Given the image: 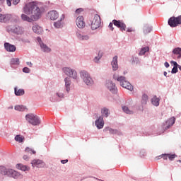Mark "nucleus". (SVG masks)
<instances>
[{
  "label": "nucleus",
  "mask_w": 181,
  "mask_h": 181,
  "mask_svg": "<svg viewBox=\"0 0 181 181\" xmlns=\"http://www.w3.org/2000/svg\"><path fill=\"white\" fill-rule=\"evenodd\" d=\"M23 12L25 14L21 15V19L25 22L37 21L42 15V10H40L37 4L35 2L25 4L23 7ZM27 15H31V16L29 17Z\"/></svg>",
  "instance_id": "f257e3e1"
},
{
  "label": "nucleus",
  "mask_w": 181,
  "mask_h": 181,
  "mask_svg": "<svg viewBox=\"0 0 181 181\" xmlns=\"http://www.w3.org/2000/svg\"><path fill=\"white\" fill-rule=\"evenodd\" d=\"M0 175L6 177H13V179H22L23 177V175L19 172L2 165H0Z\"/></svg>",
  "instance_id": "f03ea898"
},
{
  "label": "nucleus",
  "mask_w": 181,
  "mask_h": 181,
  "mask_svg": "<svg viewBox=\"0 0 181 181\" xmlns=\"http://www.w3.org/2000/svg\"><path fill=\"white\" fill-rule=\"evenodd\" d=\"M113 78L114 80H117V81H119L120 83V86L124 88H127V90H129V91H132V90H134V86L131 85V83L127 81L125 77L118 76V75L115 74L113 75Z\"/></svg>",
  "instance_id": "7ed1b4c3"
},
{
  "label": "nucleus",
  "mask_w": 181,
  "mask_h": 181,
  "mask_svg": "<svg viewBox=\"0 0 181 181\" xmlns=\"http://www.w3.org/2000/svg\"><path fill=\"white\" fill-rule=\"evenodd\" d=\"M101 26V18L98 14H95L92 21L90 28L92 30H95V29H98Z\"/></svg>",
  "instance_id": "20e7f679"
},
{
  "label": "nucleus",
  "mask_w": 181,
  "mask_h": 181,
  "mask_svg": "<svg viewBox=\"0 0 181 181\" xmlns=\"http://www.w3.org/2000/svg\"><path fill=\"white\" fill-rule=\"evenodd\" d=\"M27 121L31 124V125H40V119H39V117L37 115H35L34 114L27 115L25 116Z\"/></svg>",
  "instance_id": "39448f33"
},
{
  "label": "nucleus",
  "mask_w": 181,
  "mask_h": 181,
  "mask_svg": "<svg viewBox=\"0 0 181 181\" xmlns=\"http://www.w3.org/2000/svg\"><path fill=\"white\" fill-rule=\"evenodd\" d=\"M168 25L170 28H176V26L181 25V16L178 17H170L168 20Z\"/></svg>",
  "instance_id": "423d86ee"
},
{
  "label": "nucleus",
  "mask_w": 181,
  "mask_h": 181,
  "mask_svg": "<svg viewBox=\"0 0 181 181\" xmlns=\"http://www.w3.org/2000/svg\"><path fill=\"white\" fill-rule=\"evenodd\" d=\"M81 77L87 86H91L93 84V79L90 76V74H88V72L86 71H81Z\"/></svg>",
  "instance_id": "0eeeda50"
},
{
  "label": "nucleus",
  "mask_w": 181,
  "mask_h": 181,
  "mask_svg": "<svg viewBox=\"0 0 181 181\" xmlns=\"http://www.w3.org/2000/svg\"><path fill=\"white\" fill-rule=\"evenodd\" d=\"M33 168H38V169L43 168L46 166V163L42 160L34 159L31 161Z\"/></svg>",
  "instance_id": "6e6552de"
},
{
  "label": "nucleus",
  "mask_w": 181,
  "mask_h": 181,
  "mask_svg": "<svg viewBox=\"0 0 181 181\" xmlns=\"http://www.w3.org/2000/svg\"><path fill=\"white\" fill-rule=\"evenodd\" d=\"M112 23L115 25V26L119 28L122 32L127 30V25L124 23L123 21L113 20Z\"/></svg>",
  "instance_id": "1a4fd4ad"
},
{
  "label": "nucleus",
  "mask_w": 181,
  "mask_h": 181,
  "mask_svg": "<svg viewBox=\"0 0 181 181\" xmlns=\"http://www.w3.org/2000/svg\"><path fill=\"white\" fill-rule=\"evenodd\" d=\"M8 29L13 33H16V35H22V33H23V28H22V27H20L18 25L10 26L8 27Z\"/></svg>",
  "instance_id": "9d476101"
},
{
  "label": "nucleus",
  "mask_w": 181,
  "mask_h": 181,
  "mask_svg": "<svg viewBox=\"0 0 181 181\" xmlns=\"http://www.w3.org/2000/svg\"><path fill=\"white\" fill-rule=\"evenodd\" d=\"M63 71L66 76H69V77H71L72 78H74V79L77 78V72H76V71L70 68H64Z\"/></svg>",
  "instance_id": "9b49d317"
},
{
  "label": "nucleus",
  "mask_w": 181,
  "mask_h": 181,
  "mask_svg": "<svg viewBox=\"0 0 181 181\" xmlns=\"http://www.w3.org/2000/svg\"><path fill=\"white\" fill-rule=\"evenodd\" d=\"M76 26L79 28V29H83V28H86V23H84V17L83 16H79L77 17L76 20Z\"/></svg>",
  "instance_id": "f8f14e48"
},
{
  "label": "nucleus",
  "mask_w": 181,
  "mask_h": 181,
  "mask_svg": "<svg viewBox=\"0 0 181 181\" xmlns=\"http://www.w3.org/2000/svg\"><path fill=\"white\" fill-rule=\"evenodd\" d=\"M171 57L173 59H180L181 57V48L180 47H176L173 50Z\"/></svg>",
  "instance_id": "ddd939ff"
},
{
  "label": "nucleus",
  "mask_w": 181,
  "mask_h": 181,
  "mask_svg": "<svg viewBox=\"0 0 181 181\" xmlns=\"http://www.w3.org/2000/svg\"><path fill=\"white\" fill-rule=\"evenodd\" d=\"M4 49L6 50V52H9L11 53H13V52H16V47L8 42L4 43Z\"/></svg>",
  "instance_id": "4468645a"
},
{
  "label": "nucleus",
  "mask_w": 181,
  "mask_h": 181,
  "mask_svg": "<svg viewBox=\"0 0 181 181\" xmlns=\"http://www.w3.org/2000/svg\"><path fill=\"white\" fill-rule=\"evenodd\" d=\"M95 124L98 129H103L104 128V117L103 116L99 117L98 119L95 122Z\"/></svg>",
  "instance_id": "2eb2a0df"
},
{
  "label": "nucleus",
  "mask_w": 181,
  "mask_h": 181,
  "mask_svg": "<svg viewBox=\"0 0 181 181\" xmlns=\"http://www.w3.org/2000/svg\"><path fill=\"white\" fill-rule=\"evenodd\" d=\"M47 17L49 18L51 21H56L59 18V13L57 11H51L48 12Z\"/></svg>",
  "instance_id": "dca6fc26"
},
{
  "label": "nucleus",
  "mask_w": 181,
  "mask_h": 181,
  "mask_svg": "<svg viewBox=\"0 0 181 181\" xmlns=\"http://www.w3.org/2000/svg\"><path fill=\"white\" fill-rule=\"evenodd\" d=\"M106 86H107L108 90H110V91H111L113 93H117V86H115V83H112V81H109L106 83Z\"/></svg>",
  "instance_id": "f3484780"
},
{
  "label": "nucleus",
  "mask_w": 181,
  "mask_h": 181,
  "mask_svg": "<svg viewBox=\"0 0 181 181\" xmlns=\"http://www.w3.org/2000/svg\"><path fill=\"white\" fill-rule=\"evenodd\" d=\"M64 14H62L60 17V20L54 23V28L57 29H60V28H63V21H64Z\"/></svg>",
  "instance_id": "a211bd4d"
},
{
  "label": "nucleus",
  "mask_w": 181,
  "mask_h": 181,
  "mask_svg": "<svg viewBox=\"0 0 181 181\" xmlns=\"http://www.w3.org/2000/svg\"><path fill=\"white\" fill-rule=\"evenodd\" d=\"M37 41L39 42L40 47H41L42 50H43V52L49 53L51 51V49H50V48H49V47H47L46 45L42 43V39L40 37H37Z\"/></svg>",
  "instance_id": "6ab92c4d"
},
{
  "label": "nucleus",
  "mask_w": 181,
  "mask_h": 181,
  "mask_svg": "<svg viewBox=\"0 0 181 181\" xmlns=\"http://www.w3.org/2000/svg\"><path fill=\"white\" fill-rule=\"evenodd\" d=\"M112 66L115 71L116 70H118V57L117 56H115L113 57V59L112 61Z\"/></svg>",
  "instance_id": "aec40b11"
},
{
  "label": "nucleus",
  "mask_w": 181,
  "mask_h": 181,
  "mask_svg": "<svg viewBox=\"0 0 181 181\" xmlns=\"http://www.w3.org/2000/svg\"><path fill=\"white\" fill-rule=\"evenodd\" d=\"M17 169L19 170H22L23 172H26V170H29L30 168L28 165H25L22 163H18L16 165Z\"/></svg>",
  "instance_id": "412c9836"
},
{
  "label": "nucleus",
  "mask_w": 181,
  "mask_h": 181,
  "mask_svg": "<svg viewBox=\"0 0 181 181\" xmlns=\"http://www.w3.org/2000/svg\"><path fill=\"white\" fill-rule=\"evenodd\" d=\"M176 121V119L175 117H171L166 122L167 127H165V129H169L170 127H172L173 124H175V122Z\"/></svg>",
  "instance_id": "4be33fe9"
},
{
  "label": "nucleus",
  "mask_w": 181,
  "mask_h": 181,
  "mask_svg": "<svg viewBox=\"0 0 181 181\" xmlns=\"http://www.w3.org/2000/svg\"><path fill=\"white\" fill-rule=\"evenodd\" d=\"M33 30L34 33H37V35H42L43 30L39 25L33 26Z\"/></svg>",
  "instance_id": "5701e85b"
},
{
  "label": "nucleus",
  "mask_w": 181,
  "mask_h": 181,
  "mask_svg": "<svg viewBox=\"0 0 181 181\" xmlns=\"http://www.w3.org/2000/svg\"><path fill=\"white\" fill-rule=\"evenodd\" d=\"M64 82H65L66 90L69 93V91H70V86L71 84V81L70 80V78L66 77L64 79Z\"/></svg>",
  "instance_id": "b1692460"
},
{
  "label": "nucleus",
  "mask_w": 181,
  "mask_h": 181,
  "mask_svg": "<svg viewBox=\"0 0 181 181\" xmlns=\"http://www.w3.org/2000/svg\"><path fill=\"white\" fill-rule=\"evenodd\" d=\"M9 21V15L1 14L0 13V22H8Z\"/></svg>",
  "instance_id": "393cba45"
},
{
  "label": "nucleus",
  "mask_w": 181,
  "mask_h": 181,
  "mask_svg": "<svg viewBox=\"0 0 181 181\" xmlns=\"http://www.w3.org/2000/svg\"><path fill=\"white\" fill-rule=\"evenodd\" d=\"M76 36L79 40H88L90 37L88 35H83L80 33H76Z\"/></svg>",
  "instance_id": "a878e982"
},
{
  "label": "nucleus",
  "mask_w": 181,
  "mask_h": 181,
  "mask_svg": "<svg viewBox=\"0 0 181 181\" xmlns=\"http://www.w3.org/2000/svg\"><path fill=\"white\" fill-rule=\"evenodd\" d=\"M15 95L17 96L23 95L25 94V90L23 89H18L17 88H14Z\"/></svg>",
  "instance_id": "bb28decb"
},
{
  "label": "nucleus",
  "mask_w": 181,
  "mask_h": 181,
  "mask_svg": "<svg viewBox=\"0 0 181 181\" xmlns=\"http://www.w3.org/2000/svg\"><path fill=\"white\" fill-rule=\"evenodd\" d=\"M11 66H18L19 65V59L18 58H13L11 59Z\"/></svg>",
  "instance_id": "cd10ccee"
},
{
  "label": "nucleus",
  "mask_w": 181,
  "mask_h": 181,
  "mask_svg": "<svg viewBox=\"0 0 181 181\" xmlns=\"http://www.w3.org/2000/svg\"><path fill=\"white\" fill-rule=\"evenodd\" d=\"M151 103L153 105H156V107H158V105H159V98H156V96H154L151 99Z\"/></svg>",
  "instance_id": "c85d7f7f"
},
{
  "label": "nucleus",
  "mask_w": 181,
  "mask_h": 181,
  "mask_svg": "<svg viewBox=\"0 0 181 181\" xmlns=\"http://www.w3.org/2000/svg\"><path fill=\"white\" fill-rule=\"evenodd\" d=\"M101 114L102 115H105V117H108V114H110V110L106 108V107H103L101 110Z\"/></svg>",
  "instance_id": "c756f323"
},
{
  "label": "nucleus",
  "mask_w": 181,
  "mask_h": 181,
  "mask_svg": "<svg viewBox=\"0 0 181 181\" xmlns=\"http://www.w3.org/2000/svg\"><path fill=\"white\" fill-rule=\"evenodd\" d=\"M146 52H149V47H146L142 48L140 50L139 55L140 56H144V54H145V53Z\"/></svg>",
  "instance_id": "7c9ffc66"
},
{
  "label": "nucleus",
  "mask_w": 181,
  "mask_h": 181,
  "mask_svg": "<svg viewBox=\"0 0 181 181\" xmlns=\"http://www.w3.org/2000/svg\"><path fill=\"white\" fill-rule=\"evenodd\" d=\"M104 132H110V134H117V130H114L110 127H106L103 129Z\"/></svg>",
  "instance_id": "2f4dec72"
},
{
  "label": "nucleus",
  "mask_w": 181,
  "mask_h": 181,
  "mask_svg": "<svg viewBox=\"0 0 181 181\" xmlns=\"http://www.w3.org/2000/svg\"><path fill=\"white\" fill-rule=\"evenodd\" d=\"M122 110L126 114H134V112L132 110H130L129 108H128V107L127 106L122 107Z\"/></svg>",
  "instance_id": "473e14b6"
},
{
  "label": "nucleus",
  "mask_w": 181,
  "mask_h": 181,
  "mask_svg": "<svg viewBox=\"0 0 181 181\" xmlns=\"http://www.w3.org/2000/svg\"><path fill=\"white\" fill-rule=\"evenodd\" d=\"M25 152H26V153H33V155H35L36 154V151L29 147H27L25 149Z\"/></svg>",
  "instance_id": "72a5a7b5"
},
{
  "label": "nucleus",
  "mask_w": 181,
  "mask_h": 181,
  "mask_svg": "<svg viewBox=\"0 0 181 181\" xmlns=\"http://www.w3.org/2000/svg\"><path fill=\"white\" fill-rule=\"evenodd\" d=\"M14 108L16 111H23L24 110L26 109V107H25V106L23 105H16Z\"/></svg>",
  "instance_id": "f704fd0d"
},
{
  "label": "nucleus",
  "mask_w": 181,
  "mask_h": 181,
  "mask_svg": "<svg viewBox=\"0 0 181 181\" xmlns=\"http://www.w3.org/2000/svg\"><path fill=\"white\" fill-rule=\"evenodd\" d=\"M15 141H16V142H23V136L21 135H16L15 137Z\"/></svg>",
  "instance_id": "c9c22d12"
},
{
  "label": "nucleus",
  "mask_w": 181,
  "mask_h": 181,
  "mask_svg": "<svg viewBox=\"0 0 181 181\" xmlns=\"http://www.w3.org/2000/svg\"><path fill=\"white\" fill-rule=\"evenodd\" d=\"M152 28L151 27L146 26L144 30V33L146 35L147 33H151Z\"/></svg>",
  "instance_id": "e433bc0d"
},
{
  "label": "nucleus",
  "mask_w": 181,
  "mask_h": 181,
  "mask_svg": "<svg viewBox=\"0 0 181 181\" xmlns=\"http://www.w3.org/2000/svg\"><path fill=\"white\" fill-rule=\"evenodd\" d=\"M146 101H148V95L144 94L142 96V103L146 104Z\"/></svg>",
  "instance_id": "4c0bfd02"
},
{
  "label": "nucleus",
  "mask_w": 181,
  "mask_h": 181,
  "mask_svg": "<svg viewBox=\"0 0 181 181\" xmlns=\"http://www.w3.org/2000/svg\"><path fill=\"white\" fill-rule=\"evenodd\" d=\"M176 155L175 154H168V159L170 160H173V159H175V158H176Z\"/></svg>",
  "instance_id": "58836bf2"
},
{
  "label": "nucleus",
  "mask_w": 181,
  "mask_h": 181,
  "mask_svg": "<svg viewBox=\"0 0 181 181\" xmlns=\"http://www.w3.org/2000/svg\"><path fill=\"white\" fill-rule=\"evenodd\" d=\"M101 56H103V54H98V57H95V59H94V62H95V63H98V60L100 59H101Z\"/></svg>",
  "instance_id": "ea45409f"
},
{
  "label": "nucleus",
  "mask_w": 181,
  "mask_h": 181,
  "mask_svg": "<svg viewBox=\"0 0 181 181\" xmlns=\"http://www.w3.org/2000/svg\"><path fill=\"white\" fill-rule=\"evenodd\" d=\"M23 73H30V69L28 67H25L23 69Z\"/></svg>",
  "instance_id": "a19ab883"
},
{
  "label": "nucleus",
  "mask_w": 181,
  "mask_h": 181,
  "mask_svg": "<svg viewBox=\"0 0 181 181\" xmlns=\"http://www.w3.org/2000/svg\"><path fill=\"white\" fill-rule=\"evenodd\" d=\"M168 156H169V154L165 153V154H162V156H161V157H163V159L164 160H168Z\"/></svg>",
  "instance_id": "79ce46f5"
},
{
  "label": "nucleus",
  "mask_w": 181,
  "mask_h": 181,
  "mask_svg": "<svg viewBox=\"0 0 181 181\" xmlns=\"http://www.w3.org/2000/svg\"><path fill=\"white\" fill-rule=\"evenodd\" d=\"M109 28H110V30H114V24H113V23H110V24H109Z\"/></svg>",
  "instance_id": "37998d69"
},
{
  "label": "nucleus",
  "mask_w": 181,
  "mask_h": 181,
  "mask_svg": "<svg viewBox=\"0 0 181 181\" xmlns=\"http://www.w3.org/2000/svg\"><path fill=\"white\" fill-rule=\"evenodd\" d=\"M171 64H173L174 67H178L179 64L175 61H171Z\"/></svg>",
  "instance_id": "c03bdc74"
},
{
  "label": "nucleus",
  "mask_w": 181,
  "mask_h": 181,
  "mask_svg": "<svg viewBox=\"0 0 181 181\" xmlns=\"http://www.w3.org/2000/svg\"><path fill=\"white\" fill-rule=\"evenodd\" d=\"M57 95H58V97H59V98H63L64 97V94H63L62 93H57Z\"/></svg>",
  "instance_id": "a18cd8bd"
},
{
  "label": "nucleus",
  "mask_w": 181,
  "mask_h": 181,
  "mask_svg": "<svg viewBox=\"0 0 181 181\" xmlns=\"http://www.w3.org/2000/svg\"><path fill=\"white\" fill-rule=\"evenodd\" d=\"M6 4L8 6H12V0H6Z\"/></svg>",
  "instance_id": "49530a36"
},
{
  "label": "nucleus",
  "mask_w": 181,
  "mask_h": 181,
  "mask_svg": "<svg viewBox=\"0 0 181 181\" xmlns=\"http://www.w3.org/2000/svg\"><path fill=\"white\" fill-rule=\"evenodd\" d=\"M177 71V66H174L172 69V73L175 74Z\"/></svg>",
  "instance_id": "de8ad7c7"
},
{
  "label": "nucleus",
  "mask_w": 181,
  "mask_h": 181,
  "mask_svg": "<svg viewBox=\"0 0 181 181\" xmlns=\"http://www.w3.org/2000/svg\"><path fill=\"white\" fill-rule=\"evenodd\" d=\"M21 0H13V5H18Z\"/></svg>",
  "instance_id": "09e8293b"
},
{
  "label": "nucleus",
  "mask_w": 181,
  "mask_h": 181,
  "mask_svg": "<svg viewBox=\"0 0 181 181\" xmlns=\"http://www.w3.org/2000/svg\"><path fill=\"white\" fill-rule=\"evenodd\" d=\"M83 8H78L76 11V13H80L83 12Z\"/></svg>",
  "instance_id": "8fccbe9b"
},
{
  "label": "nucleus",
  "mask_w": 181,
  "mask_h": 181,
  "mask_svg": "<svg viewBox=\"0 0 181 181\" xmlns=\"http://www.w3.org/2000/svg\"><path fill=\"white\" fill-rule=\"evenodd\" d=\"M67 162H69V160L66 159V160H62L61 163L64 165V163H67Z\"/></svg>",
  "instance_id": "3c124183"
},
{
  "label": "nucleus",
  "mask_w": 181,
  "mask_h": 181,
  "mask_svg": "<svg viewBox=\"0 0 181 181\" xmlns=\"http://www.w3.org/2000/svg\"><path fill=\"white\" fill-rule=\"evenodd\" d=\"M162 154L160 156H158L157 157H156V160H159V159H162Z\"/></svg>",
  "instance_id": "603ef678"
},
{
  "label": "nucleus",
  "mask_w": 181,
  "mask_h": 181,
  "mask_svg": "<svg viewBox=\"0 0 181 181\" xmlns=\"http://www.w3.org/2000/svg\"><path fill=\"white\" fill-rule=\"evenodd\" d=\"M27 65L29 66L30 67H32V66H33V64H32V62H27Z\"/></svg>",
  "instance_id": "864d4df0"
},
{
  "label": "nucleus",
  "mask_w": 181,
  "mask_h": 181,
  "mask_svg": "<svg viewBox=\"0 0 181 181\" xmlns=\"http://www.w3.org/2000/svg\"><path fill=\"white\" fill-rule=\"evenodd\" d=\"M23 159H24V160H28V156H26V155L23 156Z\"/></svg>",
  "instance_id": "5fc2aeb1"
},
{
  "label": "nucleus",
  "mask_w": 181,
  "mask_h": 181,
  "mask_svg": "<svg viewBox=\"0 0 181 181\" xmlns=\"http://www.w3.org/2000/svg\"><path fill=\"white\" fill-rule=\"evenodd\" d=\"M164 66H165V67H166V69H168V67H169V63L165 62Z\"/></svg>",
  "instance_id": "6e6d98bb"
},
{
  "label": "nucleus",
  "mask_w": 181,
  "mask_h": 181,
  "mask_svg": "<svg viewBox=\"0 0 181 181\" xmlns=\"http://www.w3.org/2000/svg\"><path fill=\"white\" fill-rule=\"evenodd\" d=\"M127 32H134L132 28H127Z\"/></svg>",
  "instance_id": "4d7b16f0"
},
{
  "label": "nucleus",
  "mask_w": 181,
  "mask_h": 181,
  "mask_svg": "<svg viewBox=\"0 0 181 181\" xmlns=\"http://www.w3.org/2000/svg\"><path fill=\"white\" fill-rule=\"evenodd\" d=\"M167 75H168V72L165 71V72H164V76H166Z\"/></svg>",
  "instance_id": "13d9d810"
},
{
  "label": "nucleus",
  "mask_w": 181,
  "mask_h": 181,
  "mask_svg": "<svg viewBox=\"0 0 181 181\" xmlns=\"http://www.w3.org/2000/svg\"><path fill=\"white\" fill-rule=\"evenodd\" d=\"M178 69H179V70L181 71V66L180 65H178Z\"/></svg>",
  "instance_id": "bf43d9fd"
},
{
  "label": "nucleus",
  "mask_w": 181,
  "mask_h": 181,
  "mask_svg": "<svg viewBox=\"0 0 181 181\" xmlns=\"http://www.w3.org/2000/svg\"><path fill=\"white\" fill-rule=\"evenodd\" d=\"M1 8H0V12H1Z\"/></svg>",
  "instance_id": "052dcab7"
}]
</instances>
